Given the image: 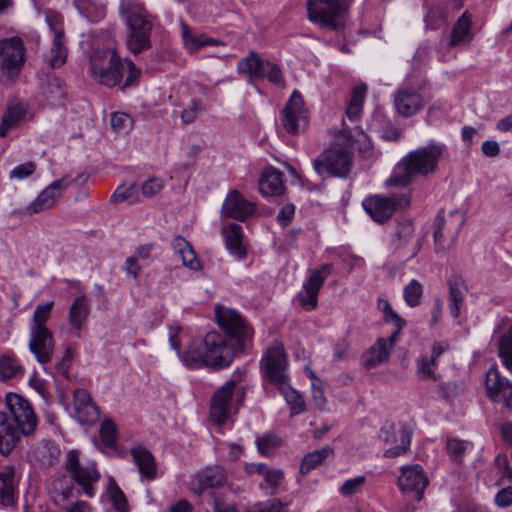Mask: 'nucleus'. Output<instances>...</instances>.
<instances>
[{
    "mask_svg": "<svg viewBox=\"0 0 512 512\" xmlns=\"http://www.w3.org/2000/svg\"><path fill=\"white\" fill-rule=\"evenodd\" d=\"M447 155L442 143L431 142L408 152L394 167L385 185L406 187L416 176L427 177L437 171L439 162Z\"/></svg>",
    "mask_w": 512,
    "mask_h": 512,
    "instance_id": "1",
    "label": "nucleus"
},
{
    "mask_svg": "<svg viewBox=\"0 0 512 512\" xmlns=\"http://www.w3.org/2000/svg\"><path fill=\"white\" fill-rule=\"evenodd\" d=\"M90 73L99 84L108 88L120 85L125 73L122 89L137 83L141 70L130 59H122L112 48L96 49L90 56Z\"/></svg>",
    "mask_w": 512,
    "mask_h": 512,
    "instance_id": "2",
    "label": "nucleus"
},
{
    "mask_svg": "<svg viewBox=\"0 0 512 512\" xmlns=\"http://www.w3.org/2000/svg\"><path fill=\"white\" fill-rule=\"evenodd\" d=\"M234 358V350L223 335L216 331L208 332L203 339H193L181 360L192 369L206 366L215 368L228 367Z\"/></svg>",
    "mask_w": 512,
    "mask_h": 512,
    "instance_id": "3",
    "label": "nucleus"
},
{
    "mask_svg": "<svg viewBox=\"0 0 512 512\" xmlns=\"http://www.w3.org/2000/svg\"><path fill=\"white\" fill-rule=\"evenodd\" d=\"M119 15L126 25L125 44L134 55L152 47L153 16L140 0H120Z\"/></svg>",
    "mask_w": 512,
    "mask_h": 512,
    "instance_id": "4",
    "label": "nucleus"
},
{
    "mask_svg": "<svg viewBox=\"0 0 512 512\" xmlns=\"http://www.w3.org/2000/svg\"><path fill=\"white\" fill-rule=\"evenodd\" d=\"M349 5L347 0H307V18L322 28H344Z\"/></svg>",
    "mask_w": 512,
    "mask_h": 512,
    "instance_id": "5",
    "label": "nucleus"
},
{
    "mask_svg": "<svg viewBox=\"0 0 512 512\" xmlns=\"http://www.w3.org/2000/svg\"><path fill=\"white\" fill-rule=\"evenodd\" d=\"M288 366V355L283 343L278 340L273 341L260 360V371L264 384L283 387L286 381L289 380Z\"/></svg>",
    "mask_w": 512,
    "mask_h": 512,
    "instance_id": "6",
    "label": "nucleus"
},
{
    "mask_svg": "<svg viewBox=\"0 0 512 512\" xmlns=\"http://www.w3.org/2000/svg\"><path fill=\"white\" fill-rule=\"evenodd\" d=\"M215 318L219 327L233 339L242 351L251 347L254 330L251 325L236 310L218 306Z\"/></svg>",
    "mask_w": 512,
    "mask_h": 512,
    "instance_id": "7",
    "label": "nucleus"
},
{
    "mask_svg": "<svg viewBox=\"0 0 512 512\" xmlns=\"http://www.w3.org/2000/svg\"><path fill=\"white\" fill-rule=\"evenodd\" d=\"M352 157L348 147L337 144L323 151L313 161V167L320 176L345 178L351 170Z\"/></svg>",
    "mask_w": 512,
    "mask_h": 512,
    "instance_id": "8",
    "label": "nucleus"
},
{
    "mask_svg": "<svg viewBox=\"0 0 512 512\" xmlns=\"http://www.w3.org/2000/svg\"><path fill=\"white\" fill-rule=\"evenodd\" d=\"M25 59V48L21 38L0 40V77L7 83H13L19 77Z\"/></svg>",
    "mask_w": 512,
    "mask_h": 512,
    "instance_id": "9",
    "label": "nucleus"
},
{
    "mask_svg": "<svg viewBox=\"0 0 512 512\" xmlns=\"http://www.w3.org/2000/svg\"><path fill=\"white\" fill-rule=\"evenodd\" d=\"M410 202L411 198L407 193H396L389 197L374 195L363 201V208L374 221L384 223L395 211L407 208Z\"/></svg>",
    "mask_w": 512,
    "mask_h": 512,
    "instance_id": "10",
    "label": "nucleus"
},
{
    "mask_svg": "<svg viewBox=\"0 0 512 512\" xmlns=\"http://www.w3.org/2000/svg\"><path fill=\"white\" fill-rule=\"evenodd\" d=\"M65 468L70 477L82 488L83 493L89 498L94 497V485L100 479V473L95 464L81 465L79 452L70 450L66 454Z\"/></svg>",
    "mask_w": 512,
    "mask_h": 512,
    "instance_id": "11",
    "label": "nucleus"
},
{
    "mask_svg": "<svg viewBox=\"0 0 512 512\" xmlns=\"http://www.w3.org/2000/svg\"><path fill=\"white\" fill-rule=\"evenodd\" d=\"M237 396V402L240 403L244 398L243 387H236V381L231 380L226 382L219 388L213 395L210 416L218 424H223L231 410H232V397Z\"/></svg>",
    "mask_w": 512,
    "mask_h": 512,
    "instance_id": "12",
    "label": "nucleus"
},
{
    "mask_svg": "<svg viewBox=\"0 0 512 512\" xmlns=\"http://www.w3.org/2000/svg\"><path fill=\"white\" fill-rule=\"evenodd\" d=\"M333 270V264H324L310 272L303 284V291L297 295V300L304 310L311 311L317 307L319 291Z\"/></svg>",
    "mask_w": 512,
    "mask_h": 512,
    "instance_id": "13",
    "label": "nucleus"
},
{
    "mask_svg": "<svg viewBox=\"0 0 512 512\" xmlns=\"http://www.w3.org/2000/svg\"><path fill=\"white\" fill-rule=\"evenodd\" d=\"M7 414L12 421L20 425L27 432L35 431L38 419L30 402L17 393H7L5 397Z\"/></svg>",
    "mask_w": 512,
    "mask_h": 512,
    "instance_id": "14",
    "label": "nucleus"
},
{
    "mask_svg": "<svg viewBox=\"0 0 512 512\" xmlns=\"http://www.w3.org/2000/svg\"><path fill=\"white\" fill-rule=\"evenodd\" d=\"M424 85L417 83L412 86L409 81H405L395 94V107L397 112L403 117H410L418 113L425 104L422 91Z\"/></svg>",
    "mask_w": 512,
    "mask_h": 512,
    "instance_id": "15",
    "label": "nucleus"
},
{
    "mask_svg": "<svg viewBox=\"0 0 512 512\" xmlns=\"http://www.w3.org/2000/svg\"><path fill=\"white\" fill-rule=\"evenodd\" d=\"M428 483L429 480L420 465H409L401 468L398 486L402 493L410 499L421 501Z\"/></svg>",
    "mask_w": 512,
    "mask_h": 512,
    "instance_id": "16",
    "label": "nucleus"
},
{
    "mask_svg": "<svg viewBox=\"0 0 512 512\" xmlns=\"http://www.w3.org/2000/svg\"><path fill=\"white\" fill-rule=\"evenodd\" d=\"M306 114L301 93L297 90L293 91L282 110L281 122L284 129L289 134H297L300 123L306 121Z\"/></svg>",
    "mask_w": 512,
    "mask_h": 512,
    "instance_id": "17",
    "label": "nucleus"
},
{
    "mask_svg": "<svg viewBox=\"0 0 512 512\" xmlns=\"http://www.w3.org/2000/svg\"><path fill=\"white\" fill-rule=\"evenodd\" d=\"M485 387L489 398L502 402L507 408L512 402V382L501 376L497 367L492 366L486 372Z\"/></svg>",
    "mask_w": 512,
    "mask_h": 512,
    "instance_id": "18",
    "label": "nucleus"
},
{
    "mask_svg": "<svg viewBox=\"0 0 512 512\" xmlns=\"http://www.w3.org/2000/svg\"><path fill=\"white\" fill-rule=\"evenodd\" d=\"M31 434L33 432H27L26 429L12 421L5 411H0V453L2 455H9L21 441L22 436Z\"/></svg>",
    "mask_w": 512,
    "mask_h": 512,
    "instance_id": "19",
    "label": "nucleus"
},
{
    "mask_svg": "<svg viewBox=\"0 0 512 512\" xmlns=\"http://www.w3.org/2000/svg\"><path fill=\"white\" fill-rule=\"evenodd\" d=\"M71 183L72 181L68 176L53 181L27 207V212L29 214H36L52 208L56 201L62 196L63 191L66 190Z\"/></svg>",
    "mask_w": 512,
    "mask_h": 512,
    "instance_id": "20",
    "label": "nucleus"
},
{
    "mask_svg": "<svg viewBox=\"0 0 512 512\" xmlns=\"http://www.w3.org/2000/svg\"><path fill=\"white\" fill-rule=\"evenodd\" d=\"M30 339L28 343L29 351L35 356L40 364L51 362L55 339L50 329L47 330H29Z\"/></svg>",
    "mask_w": 512,
    "mask_h": 512,
    "instance_id": "21",
    "label": "nucleus"
},
{
    "mask_svg": "<svg viewBox=\"0 0 512 512\" xmlns=\"http://www.w3.org/2000/svg\"><path fill=\"white\" fill-rule=\"evenodd\" d=\"M447 286L449 313L454 319H457L466 308L465 300L468 293V287L464 279L457 274L449 276Z\"/></svg>",
    "mask_w": 512,
    "mask_h": 512,
    "instance_id": "22",
    "label": "nucleus"
},
{
    "mask_svg": "<svg viewBox=\"0 0 512 512\" xmlns=\"http://www.w3.org/2000/svg\"><path fill=\"white\" fill-rule=\"evenodd\" d=\"M254 210L255 206L252 202L246 200L239 191L232 190L223 202L221 214L238 221H245Z\"/></svg>",
    "mask_w": 512,
    "mask_h": 512,
    "instance_id": "23",
    "label": "nucleus"
},
{
    "mask_svg": "<svg viewBox=\"0 0 512 512\" xmlns=\"http://www.w3.org/2000/svg\"><path fill=\"white\" fill-rule=\"evenodd\" d=\"M74 415L80 424H93L99 417V411L89 392L78 388L73 394Z\"/></svg>",
    "mask_w": 512,
    "mask_h": 512,
    "instance_id": "24",
    "label": "nucleus"
},
{
    "mask_svg": "<svg viewBox=\"0 0 512 512\" xmlns=\"http://www.w3.org/2000/svg\"><path fill=\"white\" fill-rule=\"evenodd\" d=\"M226 480V472L222 467H208L194 476L192 489L195 493L202 494L209 489L222 487Z\"/></svg>",
    "mask_w": 512,
    "mask_h": 512,
    "instance_id": "25",
    "label": "nucleus"
},
{
    "mask_svg": "<svg viewBox=\"0 0 512 512\" xmlns=\"http://www.w3.org/2000/svg\"><path fill=\"white\" fill-rule=\"evenodd\" d=\"M397 436L400 438V444L391 447L384 452L386 457H396L407 451L411 442V432L407 429H400L396 434L392 424L385 425L380 429L379 438L386 443L396 442Z\"/></svg>",
    "mask_w": 512,
    "mask_h": 512,
    "instance_id": "26",
    "label": "nucleus"
},
{
    "mask_svg": "<svg viewBox=\"0 0 512 512\" xmlns=\"http://www.w3.org/2000/svg\"><path fill=\"white\" fill-rule=\"evenodd\" d=\"M72 4L76 11L91 23L100 22L107 13L105 0H72Z\"/></svg>",
    "mask_w": 512,
    "mask_h": 512,
    "instance_id": "27",
    "label": "nucleus"
},
{
    "mask_svg": "<svg viewBox=\"0 0 512 512\" xmlns=\"http://www.w3.org/2000/svg\"><path fill=\"white\" fill-rule=\"evenodd\" d=\"M181 38L184 47L189 53H195L205 46H217L222 44L221 41L209 37L205 34H195L191 28L184 22L180 23Z\"/></svg>",
    "mask_w": 512,
    "mask_h": 512,
    "instance_id": "28",
    "label": "nucleus"
},
{
    "mask_svg": "<svg viewBox=\"0 0 512 512\" xmlns=\"http://www.w3.org/2000/svg\"><path fill=\"white\" fill-rule=\"evenodd\" d=\"M283 173L275 168L266 169L259 180V190L264 196H279L285 190Z\"/></svg>",
    "mask_w": 512,
    "mask_h": 512,
    "instance_id": "29",
    "label": "nucleus"
},
{
    "mask_svg": "<svg viewBox=\"0 0 512 512\" xmlns=\"http://www.w3.org/2000/svg\"><path fill=\"white\" fill-rule=\"evenodd\" d=\"M131 455L143 478L153 480L156 478L157 467L153 454L143 446L131 449Z\"/></svg>",
    "mask_w": 512,
    "mask_h": 512,
    "instance_id": "30",
    "label": "nucleus"
},
{
    "mask_svg": "<svg viewBox=\"0 0 512 512\" xmlns=\"http://www.w3.org/2000/svg\"><path fill=\"white\" fill-rule=\"evenodd\" d=\"M392 346L390 345L389 338H379L363 355L364 367L370 369L386 362L390 356V348Z\"/></svg>",
    "mask_w": 512,
    "mask_h": 512,
    "instance_id": "31",
    "label": "nucleus"
},
{
    "mask_svg": "<svg viewBox=\"0 0 512 512\" xmlns=\"http://www.w3.org/2000/svg\"><path fill=\"white\" fill-rule=\"evenodd\" d=\"M90 314V304L88 298L84 295L78 296L71 304L68 311V322L78 332H80Z\"/></svg>",
    "mask_w": 512,
    "mask_h": 512,
    "instance_id": "32",
    "label": "nucleus"
},
{
    "mask_svg": "<svg viewBox=\"0 0 512 512\" xmlns=\"http://www.w3.org/2000/svg\"><path fill=\"white\" fill-rule=\"evenodd\" d=\"M225 245L232 255L242 259L246 256V249L242 244L243 231L239 224L232 223L223 228Z\"/></svg>",
    "mask_w": 512,
    "mask_h": 512,
    "instance_id": "33",
    "label": "nucleus"
},
{
    "mask_svg": "<svg viewBox=\"0 0 512 512\" xmlns=\"http://www.w3.org/2000/svg\"><path fill=\"white\" fill-rule=\"evenodd\" d=\"M265 62L259 54L251 51L247 57L238 62L237 71L246 75L249 80L262 79Z\"/></svg>",
    "mask_w": 512,
    "mask_h": 512,
    "instance_id": "34",
    "label": "nucleus"
},
{
    "mask_svg": "<svg viewBox=\"0 0 512 512\" xmlns=\"http://www.w3.org/2000/svg\"><path fill=\"white\" fill-rule=\"evenodd\" d=\"M50 27L54 31V37L48 62L52 68H59L67 59V48L64 45V32L61 29L55 28L51 22Z\"/></svg>",
    "mask_w": 512,
    "mask_h": 512,
    "instance_id": "35",
    "label": "nucleus"
},
{
    "mask_svg": "<svg viewBox=\"0 0 512 512\" xmlns=\"http://www.w3.org/2000/svg\"><path fill=\"white\" fill-rule=\"evenodd\" d=\"M171 245L175 253L181 257L184 266L192 270H197L200 267L196 253L190 243L183 237L175 236Z\"/></svg>",
    "mask_w": 512,
    "mask_h": 512,
    "instance_id": "36",
    "label": "nucleus"
},
{
    "mask_svg": "<svg viewBox=\"0 0 512 512\" xmlns=\"http://www.w3.org/2000/svg\"><path fill=\"white\" fill-rule=\"evenodd\" d=\"M472 21L467 12H464L456 21L451 32L449 45L457 46L460 44L469 43L472 39L471 33Z\"/></svg>",
    "mask_w": 512,
    "mask_h": 512,
    "instance_id": "37",
    "label": "nucleus"
},
{
    "mask_svg": "<svg viewBox=\"0 0 512 512\" xmlns=\"http://www.w3.org/2000/svg\"><path fill=\"white\" fill-rule=\"evenodd\" d=\"M25 115V107L20 102L11 103L2 117L0 137H5L7 131L16 126Z\"/></svg>",
    "mask_w": 512,
    "mask_h": 512,
    "instance_id": "38",
    "label": "nucleus"
},
{
    "mask_svg": "<svg viewBox=\"0 0 512 512\" xmlns=\"http://www.w3.org/2000/svg\"><path fill=\"white\" fill-rule=\"evenodd\" d=\"M24 368L13 355H0V380L7 381L23 375Z\"/></svg>",
    "mask_w": 512,
    "mask_h": 512,
    "instance_id": "39",
    "label": "nucleus"
},
{
    "mask_svg": "<svg viewBox=\"0 0 512 512\" xmlns=\"http://www.w3.org/2000/svg\"><path fill=\"white\" fill-rule=\"evenodd\" d=\"M54 301H48L37 305L29 324V330H47V322L50 319Z\"/></svg>",
    "mask_w": 512,
    "mask_h": 512,
    "instance_id": "40",
    "label": "nucleus"
},
{
    "mask_svg": "<svg viewBox=\"0 0 512 512\" xmlns=\"http://www.w3.org/2000/svg\"><path fill=\"white\" fill-rule=\"evenodd\" d=\"M332 453L333 450L329 447L308 453L301 462L300 472L304 475L308 474L311 470L321 465Z\"/></svg>",
    "mask_w": 512,
    "mask_h": 512,
    "instance_id": "41",
    "label": "nucleus"
},
{
    "mask_svg": "<svg viewBox=\"0 0 512 512\" xmlns=\"http://www.w3.org/2000/svg\"><path fill=\"white\" fill-rule=\"evenodd\" d=\"M365 91V85L355 87L352 90L351 97L346 109V115L350 121H356L360 117Z\"/></svg>",
    "mask_w": 512,
    "mask_h": 512,
    "instance_id": "42",
    "label": "nucleus"
},
{
    "mask_svg": "<svg viewBox=\"0 0 512 512\" xmlns=\"http://www.w3.org/2000/svg\"><path fill=\"white\" fill-rule=\"evenodd\" d=\"M497 347L502 364L512 372V326L499 338Z\"/></svg>",
    "mask_w": 512,
    "mask_h": 512,
    "instance_id": "43",
    "label": "nucleus"
},
{
    "mask_svg": "<svg viewBox=\"0 0 512 512\" xmlns=\"http://www.w3.org/2000/svg\"><path fill=\"white\" fill-rule=\"evenodd\" d=\"M284 396L287 403L291 406V413L293 415L299 414L305 410V403L302 396L289 385V380L283 387H276Z\"/></svg>",
    "mask_w": 512,
    "mask_h": 512,
    "instance_id": "44",
    "label": "nucleus"
},
{
    "mask_svg": "<svg viewBox=\"0 0 512 512\" xmlns=\"http://www.w3.org/2000/svg\"><path fill=\"white\" fill-rule=\"evenodd\" d=\"M108 497L114 509L118 512H128L127 498L114 479H110L107 486Z\"/></svg>",
    "mask_w": 512,
    "mask_h": 512,
    "instance_id": "45",
    "label": "nucleus"
},
{
    "mask_svg": "<svg viewBox=\"0 0 512 512\" xmlns=\"http://www.w3.org/2000/svg\"><path fill=\"white\" fill-rule=\"evenodd\" d=\"M423 295V285L416 279H412L403 289V297L410 307L420 304Z\"/></svg>",
    "mask_w": 512,
    "mask_h": 512,
    "instance_id": "46",
    "label": "nucleus"
},
{
    "mask_svg": "<svg viewBox=\"0 0 512 512\" xmlns=\"http://www.w3.org/2000/svg\"><path fill=\"white\" fill-rule=\"evenodd\" d=\"M473 447L472 443L468 441H463L459 439H449L447 441V452L450 458L454 462L460 463L463 460L464 455L467 451L471 450Z\"/></svg>",
    "mask_w": 512,
    "mask_h": 512,
    "instance_id": "47",
    "label": "nucleus"
},
{
    "mask_svg": "<svg viewBox=\"0 0 512 512\" xmlns=\"http://www.w3.org/2000/svg\"><path fill=\"white\" fill-rule=\"evenodd\" d=\"M414 224L411 220H404L398 223L394 243L397 247L405 246L414 234Z\"/></svg>",
    "mask_w": 512,
    "mask_h": 512,
    "instance_id": "48",
    "label": "nucleus"
},
{
    "mask_svg": "<svg viewBox=\"0 0 512 512\" xmlns=\"http://www.w3.org/2000/svg\"><path fill=\"white\" fill-rule=\"evenodd\" d=\"M289 503H284L280 499L272 498L266 502H258L253 505L249 512H288Z\"/></svg>",
    "mask_w": 512,
    "mask_h": 512,
    "instance_id": "49",
    "label": "nucleus"
},
{
    "mask_svg": "<svg viewBox=\"0 0 512 512\" xmlns=\"http://www.w3.org/2000/svg\"><path fill=\"white\" fill-rule=\"evenodd\" d=\"M263 78H266L270 83L276 86L281 88L285 87V81L283 79L281 69L275 63L270 61L265 62L263 67Z\"/></svg>",
    "mask_w": 512,
    "mask_h": 512,
    "instance_id": "50",
    "label": "nucleus"
},
{
    "mask_svg": "<svg viewBox=\"0 0 512 512\" xmlns=\"http://www.w3.org/2000/svg\"><path fill=\"white\" fill-rule=\"evenodd\" d=\"M64 86L65 84L61 79L57 77H52L48 82L45 92L48 99L55 102L62 101L66 96Z\"/></svg>",
    "mask_w": 512,
    "mask_h": 512,
    "instance_id": "51",
    "label": "nucleus"
},
{
    "mask_svg": "<svg viewBox=\"0 0 512 512\" xmlns=\"http://www.w3.org/2000/svg\"><path fill=\"white\" fill-rule=\"evenodd\" d=\"M100 437L104 445L114 447L117 441V428L114 422L107 419L101 423Z\"/></svg>",
    "mask_w": 512,
    "mask_h": 512,
    "instance_id": "52",
    "label": "nucleus"
},
{
    "mask_svg": "<svg viewBox=\"0 0 512 512\" xmlns=\"http://www.w3.org/2000/svg\"><path fill=\"white\" fill-rule=\"evenodd\" d=\"M258 451L263 456H269L271 451L280 446L281 440L273 434H266L256 441Z\"/></svg>",
    "mask_w": 512,
    "mask_h": 512,
    "instance_id": "53",
    "label": "nucleus"
},
{
    "mask_svg": "<svg viewBox=\"0 0 512 512\" xmlns=\"http://www.w3.org/2000/svg\"><path fill=\"white\" fill-rule=\"evenodd\" d=\"M445 226H446V221H445V218H444V215H443V212L440 211L436 218H435V221H434V233H433V237H434V243H435V247H436V250H440V249H444L446 246H445V233H444V230H445Z\"/></svg>",
    "mask_w": 512,
    "mask_h": 512,
    "instance_id": "54",
    "label": "nucleus"
},
{
    "mask_svg": "<svg viewBox=\"0 0 512 512\" xmlns=\"http://www.w3.org/2000/svg\"><path fill=\"white\" fill-rule=\"evenodd\" d=\"M204 111V104L200 100L193 99L189 106L181 113V119L184 124L193 123L198 115Z\"/></svg>",
    "mask_w": 512,
    "mask_h": 512,
    "instance_id": "55",
    "label": "nucleus"
},
{
    "mask_svg": "<svg viewBox=\"0 0 512 512\" xmlns=\"http://www.w3.org/2000/svg\"><path fill=\"white\" fill-rule=\"evenodd\" d=\"M263 477L265 478V484H260V488L268 489V487H271L272 490L269 492V494L275 495L276 489L283 478V471L268 468L267 471H265Z\"/></svg>",
    "mask_w": 512,
    "mask_h": 512,
    "instance_id": "56",
    "label": "nucleus"
},
{
    "mask_svg": "<svg viewBox=\"0 0 512 512\" xmlns=\"http://www.w3.org/2000/svg\"><path fill=\"white\" fill-rule=\"evenodd\" d=\"M132 124V119L128 114L123 112H116L111 117V126L116 133H126Z\"/></svg>",
    "mask_w": 512,
    "mask_h": 512,
    "instance_id": "57",
    "label": "nucleus"
},
{
    "mask_svg": "<svg viewBox=\"0 0 512 512\" xmlns=\"http://www.w3.org/2000/svg\"><path fill=\"white\" fill-rule=\"evenodd\" d=\"M385 322L393 323L396 327L395 330L391 333L389 337L390 345H394L399 333L405 325V320L401 318L393 309L388 311L386 315H384Z\"/></svg>",
    "mask_w": 512,
    "mask_h": 512,
    "instance_id": "58",
    "label": "nucleus"
},
{
    "mask_svg": "<svg viewBox=\"0 0 512 512\" xmlns=\"http://www.w3.org/2000/svg\"><path fill=\"white\" fill-rule=\"evenodd\" d=\"M164 187L163 180L158 177L147 179L141 186L142 194L147 197H153L158 194Z\"/></svg>",
    "mask_w": 512,
    "mask_h": 512,
    "instance_id": "59",
    "label": "nucleus"
},
{
    "mask_svg": "<svg viewBox=\"0 0 512 512\" xmlns=\"http://www.w3.org/2000/svg\"><path fill=\"white\" fill-rule=\"evenodd\" d=\"M365 481L366 478L364 476L347 479L340 487V493L343 496H351L360 490Z\"/></svg>",
    "mask_w": 512,
    "mask_h": 512,
    "instance_id": "60",
    "label": "nucleus"
},
{
    "mask_svg": "<svg viewBox=\"0 0 512 512\" xmlns=\"http://www.w3.org/2000/svg\"><path fill=\"white\" fill-rule=\"evenodd\" d=\"M437 365H433L428 358H422L417 363V370L419 377L423 380L431 379L434 381L438 380L437 375L434 373V368Z\"/></svg>",
    "mask_w": 512,
    "mask_h": 512,
    "instance_id": "61",
    "label": "nucleus"
},
{
    "mask_svg": "<svg viewBox=\"0 0 512 512\" xmlns=\"http://www.w3.org/2000/svg\"><path fill=\"white\" fill-rule=\"evenodd\" d=\"M36 169V166L33 162H27L24 164H20L16 166L11 172H10V178L11 179H18L22 180L34 173Z\"/></svg>",
    "mask_w": 512,
    "mask_h": 512,
    "instance_id": "62",
    "label": "nucleus"
},
{
    "mask_svg": "<svg viewBox=\"0 0 512 512\" xmlns=\"http://www.w3.org/2000/svg\"><path fill=\"white\" fill-rule=\"evenodd\" d=\"M135 187V184H132L129 187H124L123 185L119 186L112 194L111 202L119 203L129 199L133 195Z\"/></svg>",
    "mask_w": 512,
    "mask_h": 512,
    "instance_id": "63",
    "label": "nucleus"
},
{
    "mask_svg": "<svg viewBox=\"0 0 512 512\" xmlns=\"http://www.w3.org/2000/svg\"><path fill=\"white\" fill-rule=\"evenodd\" d=\"M495 502L500 507H507L512 503V487L501 489L495 496Z\"/></svg>",
    "mask_w": 512,
    "mask_h": 512,
    "instance_id": "64",
    "label": "nucleus"
}]
</instances>
